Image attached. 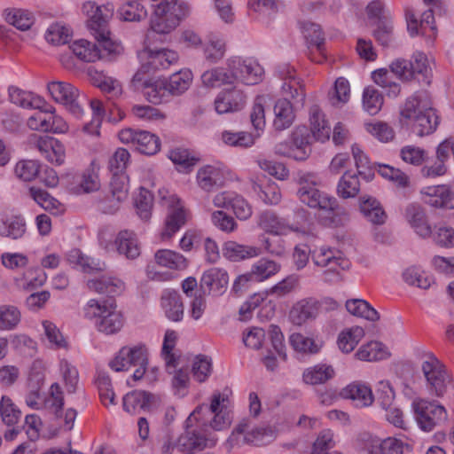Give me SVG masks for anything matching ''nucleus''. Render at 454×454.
<instances>
[{
  "instance_id": "nucleus-41",
  "label": "nucleus",
  "mask_w": 454,
  "mask_h": 454,
  "mask_svg": "<svg viewBox=\"0 0 454 454\" xmlns=\"http://www.w3.org/2000/svg\"><path fill=\"white\" fill-rule=\"evenodd\" d=\"M358 173L346 171L337 184V194L342 199L355 198L360 192Z\"/></svg>"
},
{
  "instance_id": "nucleus-47",
  "label": "nucleus",
  "mask_w": 454,
  "mask_h": 454,
  "mask_svg": "<svg viewBox=\"0 0 454 454\" xmlns=\"http://www.w3.org/2000/svg\"><path fill=\"white\" fill-rule=\"evenodd\" d=\"M352 155L358 175L365 182H371L375 176V168L359 145L352 146Z\"/></svg>"
},
{
  "instance_id": "nucleus-45",
  "label": "nucleus",
  "mask_w": 454,
  "mask_h": 454,
  "mask_svg": "<svg viewBox=\"0 0 454 454\" xmlns=\"http://www.w3.org/2000/svg\"><path fill=\"white\" fill-rule=\"evenodd\" d=\"M98 41L97 44L100 50V59L111 60L122 52V46L110 38V32L106 29L105 35L100 32L91 33Z\"/></svg>"
},
{
  "instance_id": "nucleus-63",
  "label": "nucleus",
  "mask_w": 454,
  "mask_h": 454,
  "mask_svg": "<svg viewBox=\"0 0 454 454\" xmlns=\"http://www.w3.org/2000/svg\"><path fill=\"white\" fill-rule=\"evenodd\" d=\"M393 73L387 69L381 68L374 71L372 78L379 86L387 89V93L390 97H396L400 93V85L392 81Z\"/></svg>"
},
{
  "instance_id": "nucleus-36",
  "label": "nucleus",
  "mask_w": 454,
  "mask_h": 454,
  "mask_svg": "<svg viewBox=\"0 0 454 454\" xmlns=\"http://www.w3.org/2000/svg\"><path fill=\"white\" fill-rule=\"evenodd\" d=\"M309 134L305 128H298L293 134V145L289 148L288 157L296 160H304L310 153Z\"/></svg>"
},
{
  "instance_id": "nucleus-54",
  "label": "nucleus",
  "mask_w": 454,
  "mask_h": 454,
  "mask_svg": "<svg viewBox=\"0 0 454 454\" xmlns=\"http://www.w3.org/2000/svg\"><path fill=\"white\" fill-rule=\"evenodd\" d=\"M346 309L350 314L369 321L375 322L380 318L378 311L364 300L354 299L347 301Z\"/></svg>"
},
{
  "instance_id": "nucleus-10",
  "label": "nucleus",
  "mask_w": 454,
  "mask_h": 454,
  "mask_svg": "<svg viewBox=\"0 0 454 454\" xmlns=\"http://www.w3.org/2000/svg\"><path fill=\"white\" fill-rule=\"evenodd\" d=\"M411 407L419 428L425 432H431L447 419V411L443 406L427 399H414Z\"/></svg>"
},
{
  "instance_id": "nucleus-27",
  "label": "nucleus",
  "mask_w": 454,
  "mask_h": 454,
  "mask_svg": "<svg viewBox=\"0 0 454 454\" xmlns=\"http://www.w3.org/2000/svg\"><path fill=\"white\" fill-rule=\"evenodd\" d=\"M222 250L223 256L231 262H240L262 254L260 247L239 244L232 240L226 241Z\"/></svg>"
},
{
  "instance_id": "nucleus-53",
  "label": "nucleus",
  "mask_w": 454,
  "mask_h": 454,
  "mask_svg": "<svg viewBox=\"0 0 454 454\" xmlns=\"http://www.w3.org/2000/svg\"><path fill=\"white\" fill-rule=\"evenodd\" d=\"M364 336V331L360 326H354L340 333L338 346L342 352L350 353Z\"/></svg>"
},
{
  "instance_id": "nucleus-49",
  "label": "nucleus",
  "mask_w": 454,
  "mask_h": 454,
  "mask_svg": "<svg viewBox=\"0 0 454 454\" xmlns=\"http://www.w3.org/2000/svg\"><path fill=\"white\" fill-rule=\"evenodd\" d=\"M356 356L363 361H379L389 356L387 349L381 342L371 341L363 345L356 353Z\"/></svg>"
},
{
  "instance_id": "nucleus-31",
  "label": "nucleus",
  "mask_w": 454,
  "mask_h": 454,
  "mask_svg": "<svg viewBox=\"0 0 454 454\" xmlns=\"http://www.w3.org/2000/svg\"><path fill=\"white\" fill-rule=\"evenodd\" d=\"M439 124V117L436 114L435 109L430 106L428 111H425L419 115L416 116L409 125L414 133L419 137L429 135L433 133Z\"/></svg>"
},
{
  "instance_id": "nucleus-43",
  "label": "nucleus",
  "mask_w": 454,
  "mask_h": 454,
  "mask_svg": "<svg viewBox=\"0 0 454 454\" xmlns=\"http://www.w3.org/2000/svg\"><path fill=\"white\" fill-rule=\"evenodd\" d=\"M4 15L7 23L22 31L28 30L35 22L34 15L27 10L6 9Z\"/></svg>"
},
{
  "instance_id": "nucleus-39",
  "label": "nucleus",
  "mask_w": 454,
  "mask_h": 454,
  "mask_svg": "<svg viewBox=\"0 0 454 454\" xmlns=\"http://www.w3.org/2000/svg\"><path fill=\"white\" fill-rule=\"evenodd\" d=\"M452 199L450 188L448 185L427 187L424 192V201L434 207L449 206Z\"/></svg>"
},
{
  "instance_id": "nucleus-60",
  "label": "nucleus",
  "mask_w": 454,
  "mask_h": 454,
  "mask_svg": "<svg viewBox=\"0 0 454 454\" xmlns=\"http://www.w3.org/2000/svg\"><path fill=\"white\" fill-rule=\"evenodd\" d=\"M192 80V72L188 69L180 70L173 74L167 84L168 90L174 95L184 92L190 86Z\"/></svg>"
},
{
  "instance_id": "nucleus-34",
  "label": "nucleus",
  "mask_w": 454,
  "mask_h": 454,
  "mask_svg": "<svg viewBox=\"0 0 454 454\" xmlns=\"http://www.w3.org/2000/svg\"><path fill=\"white\" fill-rule=\"evenodd\" d=\"M274 115L273 126L277 130L288 129L295 118L293 106L286 98L278 99L275 103Z\"/></svg>"
},
{
  "instance_id": "nucleus-40",
  "label": "nucleus",
  "mask_w": 454,
  "mask_h": 454,
  "mask_svg": "<svg viewBox=\"0 0 454 454\" xmlns=\"http://www.w3.org/2000/svg\"><path fill=\"white\" fill-rule=\"evenodd\" d=\"M335 376V371L332 365L319 364L307 368L302 374L306 384L317 385L324 384Z\"/></svg>"
},
{
  "instance_id": "nucleus-4",
  "label": "nucleus",
  "mask_w": 454,
  "mask_h": 454,
  "mask_svg": "<svg viewBox=\"0 0 454 454\" xmlns=\"http://www.w3.org/2000/svg\"><path fill=\"white\" fill-rule=\"evenodd\" d=\"M298 184L297 196L301 202L329 215L338 214L340 207L337 200L317 189L320 180L317 174L300 172Z\"/></svg>"
},
{
  "instance_id": "nucleus-17",
  "label": "nucleus",
  "mask_w": 454,
  "mask_h": 454,
  "mask_svg": "<svg viewBox=\"0 0 454 454\" xmlns=\"http://www.w3.org/2000/svg\"><path fill=\"white\" fill-rule=\"evenodd\" d=\"M161 403L160 396L150 392L134 390L123 397V409L129 413H137L139 411H152Z\"/></svg>"
},
{
  "instance_id": "nucleus-35",
  "label": "nucleus",
  "mask_w": 454,
  "mask_h": 454,
  "mask_svg": "<svg viewBox=\"0 0 454 454\" xmlns=\"http://www.w3.org/2000/svg\"><path fill=\"white\" fill-rule=\"evenodd\" d=\"M159 266L174 270H184L188 267V260L180 253L169 249H160L154 254Z\"/></svg>"
},
{
  "instance_id": "nucleus-19",
  "label": "nucleus",
  "mask_w": 454,
  "mask_h": 454,
  "mask_svg": "<svg viewBox=\"0 0 454 454\" xmlns=\"http://www.w3.org/2000/svg\"><path fill=\"white\" fill-rule=\"evenodd\" d=\"M196 181L199 187L205 192L220 188L225 182V168L220 163L202 166L197 171Z\"/></svg>"
},
{
  "instance_id": "nucleus-23",
  "label": "nucleus",
  "mask_w": 454,
  "mask_h": 454,
  "mask_svg": "<svg viewBox=\"0 0 454 454\" xmlns=\"http://www.w3.org/2000/svg\"><path fill=\"white\" fill-rule=\"evenodd\" d=\"M110 192L113 196L111 206L101 203V211L105 214H114L119 209L121 201L127 199L129 193V177L126 174H113L110 182Z\"/></svg>"
},
{
  "instance_id": "nucleus-9",
  "label": "nucleus",
  "mask_w": 454,
  "mask_h": 454,
  "mask_svg": "<svg viewBox=\"0 0 454 454\" xmlns=\"http://www.w3.org/2000/svg\"><path fill=\"white\" fill-rule=\"evenodd\" d=\"M311 258L315 265L327 268L324 272L326 281H333L339 278L340 270L348 269L349 262L342 254L326 246L316 247L311 253Z\"/></svg>"
},
{
  "instance_id": "nucleus-7",
  "label": "nucleus",
  "mask_w": 454,
  "mask_h": 454,
  "mask_svg": "<svg viewBox=\"0 0 454 454\" xmlns=\"http://www.w3.org/2000/svg\"><path fill=\"white\" fill-rule=\"evenodd\" d=\"M43 382L39 380L36 383L29 381V390L26 396V403L35 410L43 407L48 409L54 416L59 419L62 416L64 406V396L60 386L54 383L51 386L50 396L43 399L41 395Z\"/></svg>"
},
{
  "instance_id": "nucleus-42",
  "label": "nucleus",
  "mask_w": 454,
  "mask_h": 454,
  "mask_svg": "<svg viewBox=\"0 0 454 454\" xmlns=\"http://www.w3.org/2000/svg\"><path fill=\"white\" fill-rule=\"evenodd\" d=\"M281 265L273 260L261 258L250 270L251 276L256 282H262L279 272Z\"/></svg>"
},
{
  "instance_id": "nucleus-16",
  "label": "nucleus",
  "mask_w": 454,
  "mask_h": 454,
  "mask_svg": "<svg viewBox=\"0 0 454 454\" xmlns=\"http://www.w3.org/2000/svg\"><path fill=\"white\" fill-rule=\"evenodd\" d=\"M228 282L227 271L223 269L214 267L202 274L200 288L204 294L219 296L226 291Z\"/></svg>"
},
{
  "instance_id": "nucleus-13",
  "label": "nucleus",
  "mask_w": 454,
  "mask_h": 454,
  "mask_svg": "<svg viewBox=\"0 0 454 454\" xmlns=\"http://www.w3.org/2000/svg\"><path fill=\"white\" fill-rule=\"evenodd\" d=\"M119 139L123 144H131L136 150L147 155L155 154L160 147V138L146 130L124 129L119 132Z\"/></svg>"
},
{
  "instance_id": "nucleus-37",
  "label": "nucleus",
  "mask_w": 454,
  "mask_h": 454,
  "mask_svg": "<svg viewBox=\"0 0 454 454\" xmlns=\"http://www.w3.org/2000/svg\"><path fill=\"white\" fill-rule=\"evenodd\" d=\"M69 50L79 60L83 62H95L102 57L98 46L85 39L74 41L69 46Z\"/></svg>"
},
{
  "instance_id": "nucleus-25",
  "label": "nucleus",
  "mask_w": 454,
  "mask_h": 454,
  "mask_svg": "<svg viewBox=\"0 0 454 454\" xmlns=\"http://www.w3.org/2000/svg\"><path fill=\"white\" fill-rule=\"evenodd\" d=\"M36 147L41 154L52 164L61 165L64 163L65 146L58 139L51 137H41L37 139Z\"/></svg>"
},
{
  "instance_id": "nucleus-51",
  "label": "nucleus",
  "mask_w": 454,
  "mask_h": 454,
  "mask_svg": "<svg viewBox=\"0 0 454 454\" xmlns=\"http://www.w3.org/2000/svg\"><path fill=\"white\" fill-rule=\"evenodd\" d=\"M186 222V213L182 207L172 208L168 214L162 239H170Z\"/></svg>"
},
{
  "instance_id": "nucleus-38",
  "label": "nucleus",
  "mask_w": 454,
  "mask_h": 454,
  "mask_svg": "<svg viewBox=\"0 0 454 454\" xmlns=\"http://www.w3.org/2000/svg\"><path fill=\"white\" fill-rule=\"evenodd\" d=\"M310 129L316 140L325 142L330 138L331 128L325 119V114L314 106L310 108Z\"/></svg>"
},
{
  "instance_id": "nucleus-52",
  "label": "nucleus",
  "mask_w": 454,
  "mask_h": 454,
  "mask_svg": "<svg viewBox=\"0 0 454 454\" xmlns=\"http://www.w3.org/2000/svg\"><path fill=\"white\" fill-rule=\"evenodd\" d=\"M8 93L11 102L23 108H39L42 103L40 98L15 86L9 87Z\"/></svg>"
},
{
  "instance_id": "nucleus-21",
  "label": "nucleus",
  "mask_w": 454,
  "mask_h": 454,
  "mask_svg": "<svg viewBox=\"0 0 454 454\" xmlns=\"http://www.w3.org/2000/svg\"><path fill=\"white\" fill-rule=\"evenodd\" d=\"M247 97L243 90L233 87L222 90L215 99V111L220 114L233 113L241 110L246 105Z\"/></svg>"
},
{
  "instance_id": "nucleus-15",
  "label": "nucleus",
  "mask_w": 454,
  "mask_h": 454,
  "mask_svg": "<svg viewBox=\"0 0 454 454\" xmlns=\"http://www.w3.org/2000/svg\"><path fill=\"white\" fill-rule=\"evenodd\" d=\"M147 360V349L145 345L121 348L109 366L115 372L127 371L131 365L144 364Z\"/></svg>"
},
{
  "instance_id": "nucleus-11",
  "label": "nucleus",
  "mask_w": 454,
  "mask_h": 454,
  "mask_svg": "<svg viewBox=\"0 0 454 454\" xmlns=\"http://www.w3.org/2000/svg\"><path fill=\"white\" fill-rule=\"evenodd\" d=\"M226 65L233 82L255 85L262 80L264 70L253 58L231 57L227 60Z\"/></svg>"
},
{
  "instance_id": "nucleus-2",
  "label": "nucleus",
  "mask_w": 454,
  "mask_h": 454,
  "mask_svg": "<svg viewBox=\"0 0 454 454\" xmlns=\"http://www.w3.org/2000/svg\"><path fill=\"white\" fill-rule=\"evenodd\" d=\"M82 311L84 317L92 321L96 329L106 335L119 333L125 323L124 316L117 309L114 301L90 299Z\"/></svg>"
},
{
  "instance_id": "nucleus-12",
  "label": "nucleus",
  "mask_w": 454,
  "mask_h": 454,
  "mask_svg": "<svg viewBox=\"0 0 454 454\" xmlns=\"http://www.w3.org/2000/svg\"><path fill=\"white\" fill-rule=\"evenodd\" d=\"M47 90L51 98L65 108L76 119L82 117L84 110L80 103L77 88L67 82L53 81L48 83Z\"/></svg>"
},
{
  "instance_id": "nucleus-26",
  "label": "nucleus",
  "mask_w": 454,
  "mask_h": 454,
  "mask_svg": "<svg viewBox=\"0 0 454 454\" xmlns=\"http://www.w3.org/2000/svg\"><path fill=\"white\" fill-rule=\"evenodd\" d=\"M320 304L314 298H306L296 302L290 310V318L296 325H301L309 320L316 318Z\"/></svg>"
},
{
  "instance_id": "nucleus-33",
  "label": "nucleus",
  "mask_w": 454,
  "mask_h": 454,
  "mask_svg": "<svg viewBox=\"0 0 454 454\" xmlns=\"http://www.w3.org/2000/svg\"><path fill=\"white\" fill-rule=\"evenodd\" d=\"M114 244L119 254L125 255L128 259H136L140 254V246L137 235L131 231H120Z\"/></svg>"
},
{
  "instance_id": "nucleus-64",
  "label": "nucleus",
  "mask_w": 454,
  "mask_h": 454,
  "mask_svg": "<svg viewBox=\"0 0 454 454\" xmlns=\"http://www.w3.org/2000/svg\"><path fill=\"white\" fill-rule=\"evenodd\" d=\"M335 446L333 433L327 429L323 430L317 435L312 448L311 454H338L330 450Z\"/></svg>"
},
{
  "instance_id": "nucleus-29",
  "label": "nucleus",
  "mask_w": 454,
  "mask_h": 454,
  "mask_svg": "<svg viewBox=\"0 0 454 454\" xmlns=\"http://www.w3.org/2000/svg\"><path fill=\"white\" fill-rule=\"evenodd\" d=\"M257 224L264 231L274 235H285L291 231V227L284 218L269 210L258 215Z\"/></svg>"
},
{
  "instance_id": "nucleus-55",
  "label": "nucleus",
  "mask_w": 454,
  "mask_h": 454,
  "mask_svg": "<svg viewBox=\"0 0 454 454\" xmlns=\"http://www.w3.org/2000/svg\"><path fill=\"white\" fill-rule=\"evenodd\" d=\"M247 6L257 14L258 19L266 23L278 12V0H249Z\"/></svg>"
},
{
  "instance_id": "nucleus-62",
  "label": "nucleus",
  "mask_w": 454,
  "mask_h": 454,
  "mask_svg": "<svg viewBox=\"0 0 454 454\" xmlns=\"http://www.w3.org/2000/svg\"><path fill=\"white\" fill-rule=\"evenodd\" d=\"M403 279L410 286L427 289L432 284V278L420 268L411 266L403 272Z\"/></svg>"
},
{
  "instance_id": "nucleus-24",
  "label": "nucleus",
  "mask_w": 454,
  "mask_h": 454,
  "mask_svg": "<svg viewBox=\"0 0 454 454\" xmlns=\"http://www.w3.org/2000/svg\"><path fill=\"white\" fill-rule=\"evenodd\" d=\"M87 286L90 291L109 296L119 295L125 290L124 282L111 275L90 278L87 281Z\"/></svg>"
},
{
  "instance_id": "nucleus-56",
  "label": "nucleus",
  "mask_w": 454,
  "mask_h": 454,
  "mask_svg": "<svg viewBox=\"0 0 454 454\" xmlns=\"http://www.w3.org/2000/svg\"><path fill=\"white\" fill-rule=\"evenodd\" d=\"M210 415H200L199 416V420L197 421V425L195 426L194 431L206 439L207 442H211L210 444H207L205 446H201L199 450L187 451L186 454H215L213 451H206L205 453H200L207 448H212L216 444V439L211 436L208 433L209 428L213 429L210 427Z\"/></svg>"
},
{
  "instance_id": "nucleus-61",
  "label": "nucleus",
  "mask_w": 454,
  "mask_h": 454,
  "mask_svg": "<svg viewBox=\"0 0 454 454\" xmlns=\"http://www.w3.org/2000/svg\"><path fill=\"white\" fill-rule=\"evenodd\" d=\"M118 14L121 20L132 22L145 19L147 12L139 2L129 1L119 8Z\"/></svg>"
},
{
  "instance_id": "nucleus-1",
  "label": "nucleus",
  "mask_w": 454,
  "mask_h": 454,
  "mask_svg": "<svg viewBox=\"0 0 454 454\" xmlns=\"http://www.w3.org/2000/svg\"><path fill=\"white\" fill-rule=\"evenodd\" d=\"M229 403L228 395L219 392L214 393L211 403L202 404L197 407L186 419V430L182 434L176 442H173L169 437H167L161 446L162 454H175L199 450L201 446L210 444L206 439L199 435L195 431L194 423L199 420L200 415H210V427L213 430L221 431L229 427L231 423V418L227 410Z\"/></svg>"
},
{
  "instance_id": "nucleus-5",
  "label": "nucleus",
  "mask_w": 454,
  "mask_h": 454,
  "mask_svg": "<svg viewBox=\"0 0 454 454\" xmlns=\"http://www.w3.org/2000/svg\"><path fill=\"white\" fill-rule=\"evenodd\" d=\"M277 435L275 427L270 426L254 427L249 419L245 418L233 428L228 438V442L232 447L245 444L264 446L272 442Z\"/></svg>"
},
{
  "instance_id": "nucleus-58",
  "label": "nucleus",
  "mask_w": 454,
  "mask_h": 454,
  "mask_svg": "<svg viewBox=\"0 0 454 454\" xmlns=\"http://www.w3.org/2000/svg\"><path fill=\"white\" fill-rule=\"evenodd\" d=\"M201 81L207 87H218L223 84L233 83L232 77H230L229 68L215 67L204 72Z\"/></svg>"
},
{
  "instance_id": "nucleus-59",
  "label": "nucleus",
  "mask_w": 454,
  "mask_h": 454,
  "mask_svg": "<svg viewBox=\"0 0 454 454\" xmlns=\"http://www.w3.org/2000/svg\"><path fill=\"white\" fill-rule=\"evenodd\" d=\"M69 261L87 273L95 271H103L106 269V263L94 258L84 255L80 250H73L69 254Z\"/></svg>"
},
{
  "instance_id": "nucleus-22",
  "label": "nucleus",
  "mask_w": 454,
  "mask_h": 454,
  "mask_svg": "<svg viewBox=\"0 0 454 454\" xmlns=\"http://www.w3.org/2000/svg\"><path fill=\"white\" fill-rule=\"evenodd\" d=\"M341 398L349 399L357 408L371 406L374 402V395L371 387L363 381H353L340 391Z\"/></svg>"
},
{
  "instance_id": "nucleus-18",
  "label": "nucleus",
  "mask_w": 454,
  "mask_h": 454,
  "mask_svg": "<svg viewBox=\"0 0 454 454\" xmlns=\"http://www.w3.org/2000/svg\"><path fill=\"white\" fill-rule=\"evenodd\" d=\"M432 106L431 98L427 91H417L409 97L400 110V121L406 125Z\"/></svg>"
},
{
  "instance_id": "nucleus-30",
  "label": "nucleus",
  "mask_w": 454,
  "mask_h": 454,
  "mask_svg": "<svg viewBox=\"0 0 454 454\" xmlns=\"http://www.w3.org/2000/svg\"><path fill=\"white\" fill-rule=\"evenodd\" d=\"M405 218L420 237L427 238L432 233L424 209L417 204H410L405 209Z\"/></svg>"
},
{
  "instance_id": "nucleus-57",
  "label": "nucleus",
  "mask_w": 454,
  "mask_h": 454,
  "mask_svg": "<svg viewBox=\"0 0 454 454\" xmlns=\"http://www.w3.org/2000/svg\"><path fill=\"white\" fill-rule=\"evenodd\" d=\"M0 417L8 427L17 424L21 418V411L8 395H3L0 400Z\"/></svg>"
},
{
  "instance_id": "nucleus-8",
  "label": "nucleus",
  "mask_w": 454,
  "mask_h": 454,
  "mask_svg": "<svg viewBox=\"0 0 454 454\" xmlns=\"http://www.w3.org/2000/svg\"><path fill=\"white\" fill-rule=\"evenodd\" d=\"M421 369L431 395L441 397L451 382V378L442 363L434 355H428L422 362Z\"/></svg>"
},
{
  "instance_id": "nucleus-3",
  "label": "nucleus",
  "mask_w": 454,
  "mask_h": 454,
  "mask_svg": "<svg viewBox=\"0 0 454 454\" xmlns=\"http://www.w3.org/2000/svg\"><path fill=\"white\" fill-rule=\"evenodd\" d=\"M153 13L151 18V27L146 34V40L151 41L156 34L165 35L174 30L184 18L189 7L178 4L177 0H151Z\"/></svg>"
},
{
  "instance_id": "nucleus-44",
  "label": "nucleus",
  "mask_w": 454,
  "mask_h": 454,
  "mask_svg": "<svg viewBox=\"0 0 454 454\" xmlns=\"http://www.w3.org/2000/svg\"><path fill=\"white\" fill-rule=\"evenodd\" d=\"M26 232L25 220L20 216L0 218V235L17 239Z\"/></svg>"
},
{
  "instance_id": "nucleus-46",
  "label": "nucleus",
  "mask_w": 454,
  "mask_h": 454,
  "mask_svg": "<svg viewBox=\"0 0 454 454\" xmlns=\"http://www.w3.org/2000/svg\"><path fill=\"white\" fill-rule=\"evenodd\" d=\"M254 192L266 204L277 205L280 202L282 195L278 185L270 180L262 184H253Z\"/></svg>"
},
{
  "instance_id": "nucleus-50",
  "label": "nucleus",
  "mask_w": 454,
  "mask_h": 454,
  "mask_svg": "<svg viewBox=\"0 0 454 454\" xmlns=\"http://www.w3.org/2000/svg\"><path fill=\"white\" fill-rule=\"evenodd\" d=\"M203 52L208 62L217 63L225 54V41L218 35L210 34Z\"/></svg>"
},
{
  "instance_id": "nucleus-6",
  "label": "nucleus",
  "mask_w": 454,
  "mask_h": 454,
  "mask_svg": "<svg viewBox=\"0 0 454 454\" xmlns=\"http://www.w3.org/2000/svg\"><path fill=\"white\" fill-rule=\"evenodd\" d=\"M141 67L133 76V82L146 83L145 74L151 71L167 69L170 66L177 63L179 59L178 53L169 49L152 50L145 48L139 55Z\"/></svg>"
},
{
  "instance_id": "nucleus-48",
  "label": "nucleus",
  "mask_w": 454,
  "mask_h": 454,
  "mask_svg": "<svg viewBox=\"0 0 454 454\" xmlns=\"http://www.w3.org/2000/svg\"><path fill=\"white\" fill-rule=\"evenodd\" d=\"M31 198L43 209L58 215L63 211L61 203L51 196L46 191L32 186L29 188Z\"/></svg>"
},
{
  "instance_id": "nucleus-20",
  "label": "nucleus",
  "mask_w": 454,
  "mask_h": 454,
  "mask_svg": "<svg viewBox=\"0 0 454 454\" xmlns=\"http://www.w3.org/2000/svg\"><path fill=\"white\" fill-rule=\"evenodd\" d=\"M407 29L411 36L423 35L434 39L436 35L434 12L431 9L424 12L419 20L412 11L406 12Z\"/></svg>"
},
{
  "instance_id": "nucleus-14",
  "label": "nucleus",
  "mask_w": 454,
  "mask_h": 454,
  "mask_svg": "<svg viewBox=\"0 0 454 454\" xmlns=\"http://www.w3.org/2000/svg\"><path fill=\"white\" fill-rule=\"evenodd\" d=\"M82 11L89 16L88 27L91 33L100 32L103 35L108 29V21L113 17L114 6L111 3L98 5L95 2H86Z\"/></svg>"
},
{
  "instance_id": "nucleus-32",
  "label": "nucleus",
  "mask_w": 454,
  "mask_h": 454,
  "mask_svg": "<svg viewBox=\"0 0 454 454\" xmlns=\"http://www.w3.org/2000/svg\"><path fill=\"white\" fill-rule=\"evenodd\" d=\"M360 211L367 221L376 225L383 224L387 217L380 201L371 196L360 198Z\"/></svg>"
},
{
  "instance_id": "nucleus-28",
  "label": "nucleus",
  "mask_w": 454,
  "mask_h": 454,
  "mask_svg": "<svg viewBox=\"0 0 454 454\" xmlns=\"http://www.w3.org/2000/svg\"><path fill=\"white\" fill-rule=\"evenodd\" d=\"M160 305L169 320L177 322L183 318L184 304L177 291L173 289L164 290L160 297Z\"/></svg>"
}]
</instances>
